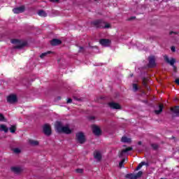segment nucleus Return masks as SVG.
<instances>
[{
	"label": "nucleus",
	"instance_id": "f257e3e1",
	"mask_svg": "<svg viewBox=\"0 0 179 179\" xmlns=\"http://www.w3.org/2000/svg\"><path fill=\"white\" fill-rule=\"evenodd\" d=\"M55 128L58 134H72V130L69 129V126H64L62 122H56Z\"/></svg>",
	"mask_w": 179,
	"mask_h": 179
},
{
	"label": "nucleus",
	"instance_id": "f03ea898",
	"mask_svg": "<svg viewBox=\"0 0 179 179\" xmlns=\"http://www.w3.org/2000/svg\"><path fill=\"white\" fill-rule=\"evenodd\" d=\"M96 29H111V24L103 20H96L92 22Z\"/></svg>",
	"mask_w": 179,
	"mask_h": 179
},
{
	"label": "nucleus",
	"instance_id": "7ed1b4c3",
	"mask_svg": "<svg viewBox=\"0 0 179 179\" xmlns=\"http://www.w3.org/2000/svg\"><path fill=\"white\" fill-rule=\"evenodd\" d=\"M11 43L12 44L15 45L13 47L14 50H22V48H24L26 47V45H27V43L23 42L19 39H12Z\"/></svg>",
	"mask_w": 179,
	"mask_h": 179
},
{
	"label": "nucleus",
	"instance_id": "20e7f679",
	"mask_svg": "<svg viewBox=\"0 0 179 179\" xmlns=\"http://www.w3.org/2000/svg\"><path fill=\"white\" fill-rule=\"evenodd\" d=\"M76 140L78 143L83 145V143L86 142V138H85L83 132H78L76 134Z\"/></svg>",
	"mask_w": 179,
	"mask_h": 179
},
{
	"label": "nucleus",
	"instance_id": "39448f33",
	"mask_svg": "<svg viewBox=\"0 0 179 179\" xmlns=\"http://www.w3.org/2000/svg\"><path fill=\"white\" fill-rule=\"evenodd\" d=\"M164 59L165 62H166L167 64H169V65H171V66H173L174 71H176V69H177V67L176 66H174V63L176 62L175 58H173V57L169 58V56L164 55Z\"/></svg>",
	"mask_w": 179,
	"mask_h": 179
},
{
	"label": "nucleus",
	"instance_id": "423d86ee",
	"mask_svg": "<svg viewBox=\"0 0 179 179\" xmlns=\"http://www.w3.org/2000/svg\"><path fill=\"white\" fill-rule=\"evenodd\" d=\"M156 66V57L150 56L148 57V68H155Z\"/></svg>",
	"mask_w": 179,
	"mask_h": 179
},
{
	"label": "nucleus",
	"instance_id": "0eeeda50",
	"mask_svg": "<svg viewBox=\"0 0 179 179\" xmlns=\"http://www.w3.org/2000/svg\"><path fill=\"white\" fill-rule=\"evenodd\" d=\"M43 133L47 136H50V135H51V126H50V124H46L43 126Z\"/></svg>",
	"mask_w": 179,
	"mask_h": 179
},
{
	"label": "nucleus",
	"instance_id": "6e6552de",
	"mask_svg": "<svg viewBox=\"0 0 179 179\" xmlns=\"http://www.w3.org/2000/svg\"><path fill=\"white\" fill-rule=\"evenodd\" d=\"M92 132L96 136H100L101 135V129L97 125H92Z\"/></svg>",
	"mask_w": 179,
	"mask_h": 179
},
{
	"label": "nucleus",
	"instance_id": "1a4fd4ad",
	"mask_svg": "<svg viewBox=\"0 0 179 179\" xmlns=\"http://www.w3.org/2000/svg\"><path fill=\"white\" fill-rule=\"evenodd\" d=\"M131 150H132V147H129L126 149L122 150L119 155V157H124V156H127V155H128V152H131Z\"/></svg>",
	"mask_w": 179,
	"mask_h": 179
},
{
	"label": "nucleus",
	"instance_id": "9d476101",
	"mask_svg": "<svg viewBox=\"0 0 179 179\" xmlns=\"http://www.w3.org/2000/svg\"><path fill=\"white\" fill-rule=\"evenodd\" d=\"M7 101L10 103V104H13V103L17 101V96H16V95H10L7 97Z\"/></svg>",
	"mask_w": 179,
	"mask_h": 179
},
{
	"label": "nucleus",
	"instance_id": "9b49d317",
	"mask_svg": "<svg viewBox=\"0 0 179 179\" xmlns=\"http://www.w3.org/2000/svg\"><path fill=\"white\" fill-rule=\"evenodd\" d=\"M99 43L103 47H108L111 44V41L109 39L102 38L99 41Z\"/></svg>",
	"mask_w": 179,
	"mask_h": 179
},
{
	"label": "nucleus",
	"instance_id": "f8f14e48",
	"mask_svg": "<svg viewBox=\"0 0 179 179\" xmlns=\"http://www.w3.org/2000/svg\"><path fill=\"white\" fill-rule=\"evenodd\" d=\"M94 159H95V160H96V162H101V159H102L101 153L99 151H94Z\"/></svg>",
	"mask_w": 179,
	"mask_h": 179
},
{
	"label": "nucleus",
	"instance_id": "ddd939ff",
	"mask_svg": "<svg viewBox=\"0 0 179 179\" xmlns=\"http://www.w3.org/2000/svg\"><path fill=\"white\" fill-rule=\"evenodd\" d=\"M108 106L110 108H113L115 110H120L121 108V106H120V104L117 103H114V102H110L108 103Z\"/></svg>",
	"mask_w": 179,
	"mask_h": 179
},
{
	"label": "nucleus",
	"instance_id": "4468645a",
	"mask_svg": "<svg viewBox=\"0 0 179 179\" xmlns=\"http://www.w3.org/2000/svg\"><path fill=\"white\" fill-rule=\"evenodd\" d=\"M24 6H22L15 8H13V12L15 13H23L24 12Z\"/></svg>",
	"mask_w": 179,
	"mask_h": 179
},
{
	"label": "nucleus",
	"instance_id": "2eb2a0df",
	"mask_svg": "<svg viewBox=\"0 0 179 179\" xmlns=\"http://www.w3.org/2000/svg\"><path fill=\"white\" fill-rule=\"evenodd\" d=\"M61 44H62V41L59 39L54 38L50 41V45L52 46L59 45Z\"/></svg>",
	"mask_w": 179,
	"mask_h": 179
},
{
	"label": "nucleus",
	"instance_id": "dca6fc26",
	"mask_svg": "<svg viewBox=\"0 0 179 179\" xmlns=\"http://www.w3.org/2000/svg\"><path fill=\"white\" fill-rule=\"evenodd\" d=\"M121 142L123 143H131L132 139L127 136H123L121 138Z\"/></svg>",
	"mask_w": 179,
	"mask_h": 179
},
{
	"label": "nucleus",
	"instance_id": "f3484780",
	"mask_svg": "<svg viewBox=\"0 0 179 179\" xmlns=\"http://www.w3.org/2000/svg\"><path fill=\"white\" fill-rule=\"evenodd\" d=\"M29 143L31 146H38V145H40L38 141L36 140H29Z\"/></svg>",
	"mask_w": 179,
	"mask_h": 179
},
{
	"label": "nucleus",
	"instance_id": "a211bd4d",
	"mask_svg": "<svg viewBox=\"0 0 179 179\" xmlns=\"http://www.w3.org/2000/svg\"><path fill=\"white\" fill-rule=\"evenodd\" d=\"M0 131L6 134L9 131V129L5 124H0Z\"/></svg>",
	"mask_w": 179,
	"mask_h": 179
},
{
	"label": "nucleus",
	"instance_id": "6ab92c4d",
	"mask_svg": "<svg viewBox=\"0 0 179 179\" xmlns=\"http://www.w3.org/2000/svg\"><path fill=\"white\" fill-rule=\"evenodd\" d=\"M171 111H173V114H175L177 117L179 115V106H175L172 108Z\"/></svg>",
	"mask_w": 179,
	"mask_h": 179
},
{
	"label": "nucleus",
	"instance_id": "aec40b11",
	"mask_svg": "<svg viewBox=\"0 0 179 179\" xmlns=\"http://www.w3.org/2000/svg\"><path fill=\"white\" fill-rule=\"evenodd\" d=\"M11 171H13V173H15V174H19V173L22 171V169H20V167H12Z\"/></svg>",
	"mask_w": 179,
	"mask_h": 179
},
{
	"label": "nucleus",
	"instance_id": "412c9836",
	"mask_svg": "<svg viewBox=\"0 0 179 179\" xmlns=\"http://www.w3.org/2000/svg\"><path fill=\"white\" fill-rule=\"evenodd\" d=\"M162 111H163V104H160L158 107V110H155V113L157 115H159L162 113Z\"/></svg>",
	"mask_w": 179,
	"mask_h": 179
},
{
	"label": "nucleus",
	"instance_id": "4be33fe9",
	"mask_svg": "<svg viewBox=\"0 0 179 179\" xmlns=\"http://www.w3.org/2000/svg\"><path fill=\"white\" fill-rule=\"evenodd\" d=\"M38 15L39 16H43V17H47V13H45V11H44V10H41L38 12Z\"/></svg>",
	"mask_w": 179,
	"mask_h": 179
},
{
	"label": "nucleus",
	"instance_id": "5701e85b",
	"mask_svg": "<svg viewBox=\"0 0 179 179\" xmlns=\"http://www.w3.org/2000/svg\"><path fill=\"white\" fill-rule=\"evenodd\" d=\"M124 178L127 179H135V174L134 173H127L125 175Z\"/></svg>",
	"mask_w": 179,
	"mask_h": 179
},
{
	"label": "nucleus",
	"instance_id": "b1692460",
	"mask_svg": "<svg viewBox=\"0 0 179 179\" xmlns=\"http://www.w3.org/2000/svg\"><path fill=\"white\" fill-rule=\"evenodd\" d=\"M54 52H51V51H48L46 52H44V53H42L41 55H40V58H44V57H47V55H48V54H53Z\"/></svg>",
	"mask_w": 179,
	"mask_h": 179
},
{
	"label": "nucleus",
	"instance_id": "393cba45",
	"mask_svg": "<svg viewBox=\"0 0 179 179\" xmlns=\"http://www.w3.org/2000/svg\"><path fill=\"white\" fill-rule=\"evenodd\" d=\"M9 131L11 132V134H15V132H16V125H12L9 128Z\"/></svg>",
	"mask_w": 179,
	"mask_h": 179
},
{
	"label": "nucleus",
	"instance_id": "a878e982",
	"mask_svg": "<svg viewBox=\"0 0 179 179\" xmlns=\"http://www.w3.org/2000/svg\"><path fill=\"white\" fill-rule=\"evenodd\" d=\"M0 121L1 122H6V118H5L2 113H0Z\"/></svg>",
	"mask_w": 179,
	"mask_h": 179
},
{
	"label": "nucleus",
	"instance_id": "bb28decb",
	"mask_svg": "<svg viewBox=\"0 0 179 179\" xmlns=\"http://www.w3.org/2000/svg\"><path fill=\"white\" fill-rule=\"evenodd\" d=\"M124 163H125V158L122 159V161L119 163L120 169H122V167H124Z\"/></svg>",
	"mask_w": 179,
	"mask_h": 179
},
{
	"label": "nucleus",
	"instance_id": "cd10ccee",
	"mask_svg": "<svg viewBox=\"0 0 179 179\" xmlns=\"http://www.w3.org/2000/svg\"><path fill=\"white\" fill-rule=\"evenodd\" d=\"M145 165V162H141L138 164V166L136 167V170H141L142 169V166Z\"/></svg>",
	"mask_w": 179,
	"mask_h": 179
},
{
	"label": "nucleus",
	"instance_id": "c85d7f7f",
	"mask_svg": "<svg viewBox=\"0 0 179 179\" xmlns=\"http://www.w3.org/2000/svg\"><path fill=\"white\" fill-rule=\"evenodd\" d=\"M142 174H143V173L142 171H139L138 173L135 175V178H140V177L142 176Z\"/></svg>",
	"mask_w": 179,
	"mask_h": 179
},
{
	"label": "nucleus",
	"instance_id": "c756f323",
	"mask_svg": "<svg viewBox=\"0 0 179 179\" xmlns=\"http://www.w3.org/2000/svg\"><path fill=\"white\" fill-rule=\"evenodd\" d=\"M14 153H20V149L19 148H15L13 150Z\"/></svg>",
	"mask_w": 179,
	"mask_h": 179
},
{
	"label": "nucleus",
	"instance_id": "7c9ffc66",
	"mask_svg": "<svg viewBox=\"0 0 179 179\" xmlns=\"http://www.w3.org/2000/svg\"><path fill=\"white\" fill-rule=\"evenodd\" d=\"M171 50L172 52H176V47L171 46Z\"/></svg>",
	"mask_w": 179,
	"mask_h": 179
},
{
	"label": "nucleus",
	"instance_id": "2f4dec72",
	"mask_svg": "<svg viewBox=\"0 0 179 179\" xmlns=\"http://www.w3.org/2000/svg\"><path fill=\"white\" fill-rule=\"evenodd\" d=\"M152 146L153 149H157V148L159 147L157 144H152Z\"/></svg>",
	"mask_w": 179,
	"mask_h": 179
},
{
	"label": "nucleus",
	"instance_id": "473e14b6",
	"mask_svg": "<svg viewBox=\"0 0 179 179\" xmlns=\"http://www.w3.org/2000/svg\"><path fill=\"white\" fill-rule=\"evenodd\" d=\"M73 99H74L75 100H77V101H82V99H78V98L76 97V96H74Z\"/></svg>",
	"mask_w": 179,
	"mask_h": 179
},
{
	"label": "nucleus",
	"instance_id": "72a5a7b5",
	"mask_svg": "<svg viewBox=\"0 0 179 179\" xmlns=\"http://www.w3.org/2000/svg\"><path fill=\"white\" fill-rule=\"evenodd\" d=\"M66 103L67 104L72 103V99H68Z\"/></svg>",
	"mask_w": 179,
	"mask_h": 179
},
{
	"label": "nucleus",
	"instance_id": "f704fd0d",
	"mask_svg": "<svg viewBox=\"0 0 179 179\" xmlns=\"http://www.w3.org/2000/svg\"><path fill=\"white\" fill-rule=\"evenodd\" d=\"M135 20V17H131L127 19V20L129 22H131V20Z\"/></svg>",
	"mask_w": 179,
	"mask_h": 179
},
{
	"label": "nucleus",
	"instance_id": "c9c22d12",
	"mask_svg": "<svg viewBox=\"0 0 179 179\" xmlns=\"http://www.w3.org/2000/svg\"><path fill=\"white\" fill-rule=\"evenodd\" d=\"M77 173H83V170L82 169H77Z\"/></svg>",
	"mask_w": 179,
	"mask_h": 179
},
{
	"label": "nucleus",
	"instance_id": "e433bc0d",
	"mask_svg": "<svg viewBox=\"0 0 179 179\" xmlns=\"http://www.w3.org/2000/svg\"><path fill=\"white\" fill-rule=\"evenodd\" d=\"M50 2H59V0H50Z\"/></svg>",
	"mask_w": 179,
	"mask_h": 179
},
{
	"label": "nucleus",
	"instance_id": "4c0bfd02",
	"mask_svg": "<svg viewBox=\"0 0 179 179\" xmlns=\"http://www.w3.org/2000/svg\"><path fill=\"white\" fill-rule=\"evenodd\" d=\"M175 82L176 83H177V85H179V78L176 79Z\"/></svg>",
	"mask_w": 179,
	"mask_h": 179
},
{
	"label": "nucleus",
	"instance_id": "58836bf2",
	"mask_svg": "<svg viewBox=\"0 0 179 179\" xmlns=\"http://www.w3.org/2000/svg\"><path fill=\"white\" fill-rule=\"evenodd\" d=\"M83 50V47H80L79 52H82V50Z\"/></svg>",
	"mask_w": 179,
	"mask_h": 179
},
{
	"label": "nucleus",
	"instance_id": "ea45409f",
	"mask_svg": "<svg viewBox=\"0 0 179 179\" xmlns=\"http://www.w3.org/2000/svg\"><path fill=\"white\" fill-rule=\"evenodd\" d=\"M89 118H90V120H94V116H90Z\"/></svg>",
	"mask_w": 179,
	"mask_h": 179
},
{
	"label": "nucleus",
	"instance_id": "a19ab883",
	"mask_svg": "<svg viewBox=\"0 0 179 179\" xmlns=\"http://www.w3.org/2000/svg\"><path fill=\"white\" fill-rule=\"evenodd\" d=\"M132 87H133V90H135V83L132 84Z\"/></svg>",
	"mask_w": 179,
	"mask_h": 179
},
{
	"label": "nucleus",
	"instance_id": "79ce46f5",
	"mask_svg": "<svg viewBox=\"0 0 179 179\" xmlns=\"http://www.w3.org/2000/svg\"><path fill=\"white\" fill-rule=\"evenodd\" d=\"M138 85L136 84L135 85V90H138Z\"/></svg>",
	"mask_w": 179,
	"mask_h": 179
},
{
	"label": "nucleus",
	"instance_id": "37998d69",
	"mask_svg": "<svg viewBox=\"0 0 179 179\" xmlns=\"http://www.w3.org/2000/svg\"><path fill=\"white\" fill-rule=\"evenodd\" d=\"M143 83L144 86H146V81L143 80Z\"/></svg>",
	"mask_w": 179,
	"mask_h": 179
},
{
	"label": "nucleus",
	"instance_id": "c03bdc74",
	"mask_svg": "<svg viewBox=\"0 0 179 179\" xmlns=\"http://www.w3.org/2000/svg\"><path fill=\"white\" fill-rule=\"evenodd\" d=\"M177 34L176 32H173V31H172V32L170 33V34Z\"/></svg>",
	"mask_w": 179,
	"mask_h": 179
},
{
	"label": "nucleus",
	"instance_id": "a18cd8bd",
	"mask_svg": "<svg viewBox=\"0 0 179 179\" xmlns=\"http://www.w3.org/2000/svg\"><path fill=\"white\" fill-rule=\"evenodd\" d=\"M138 145H142V142H141V141H139V142L138 143Z\"/></svg>",
	"mask_w": 179,
	"mask_h": 179
},
{
	"label": "nucleus",
	"instance_id": "49530a36",
	"mask_svg": "<svg viewBox=\"0 0 179 179\" xmlns=\"http://www.w3.org/2000/svg\"><path fill=\"white\" fill-rule=\"evenodd\" d=\"M132 76H134V74H131V78H132Z\"/></svg>",
	"mask_w": 179,
	"mask_h": 179
},
{
	"label": "nucleus",
	"instance_id": "de8ad7c7",
	"mask_svg": "<svg viewBox=\"0 0 179 179\" xmlns=\"http://www.w3.org/2000/svg\"><path fill=\"white\" fill-rule=\"evenodd\" d=\"M161 179H163V178H161Z\"/></svg>",
	"mask_w": 179,
	"mask_h": 179
}]
</instances>
